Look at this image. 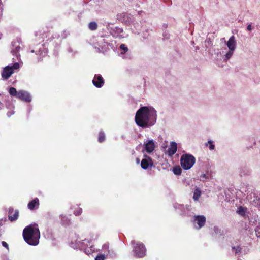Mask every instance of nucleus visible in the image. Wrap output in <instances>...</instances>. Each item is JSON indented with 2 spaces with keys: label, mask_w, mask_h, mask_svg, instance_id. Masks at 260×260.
Wrapping results in <instances>:
<instances>
[{
  "label": "nucleus",
  "mask_w": 260,
  "mask_h": 260,
  "mask_svg": "<svg viewBox=\"0 0 260 260\" xmlns=\"http://www.w3.org/2000/svg\"><path fill=\"white\" fill-rule=\"evenodd\" d=\"M237 213L242 216H246L248 213V209L246 207L244 206H239L237 208Z\"/></svg>",
  "instance_id": "14"
},
{
  "label": "nucleus",
  "mask_w": 260,
  "mask_h": 260,
  "mask_svg": "<svg viewBox=\"0 0 260 260\" xmlns=\"http://www.w3.org/2000/svg\"><path fill=\"white\" fill-rule=\"evenodd\" d=\"M194 224H198L197 229H199L204 226L206 221V218L204 216L198 215L194 217Z\"/></svg>",
  "instance_id": "9"
},
{
  "label": "nucleus",
  "mask_w": 260,
  "mask_h": 260,
  "mask_svg": "<svg viewBox=\"0 0 260 260\" xmlns=\"http://www.w3.org/2000/svg\"><path fill=\"white\" fill-rule=\"evenodd\" d=\"M120 48L123 50V52H121L122 54H124L128 50L127 47L124 44H121L120 46Z\"/></svg>",
  "instance_id": "24"
},
{
  "label": "nucleus",
  "mask_w": 260,
  "mask_h": 260,
  "mask_svg": "<svg viewBox=\"0 0 260 260\" xmlns=\"http://www.w3.org/2000/svg\"><path fill=\"white\" fill-rule=\"evenodd\" d=\"M205 145L207 147H209V148L210 150H213L215 148V145L213 143V141L211 140H209L206 144Z\"/></svg>",
  "instance_id": "21"
},
{
  "label": "nucleus",
  "mask_w": 260,
  "mask_h": 260,
  "mask_svg": "<svg viewBox=\"0 0 260 260\" xmlns=\"http://www.w3.org/2000/svg\"><path fill=\"white\" fill-rule=\"evenodd\" d=\"M20 47L19 45L16 46L14 49L12 50L13 53H15L17 55V53L19 51Z\"/></svg>",
  "instance_id": "26"
},
{
  "label": "nucleus",
  "mask_w": 260,
  "mask_h": 260,
  "mask_svg": "<svg viewBox=\"0 0 260 260\" xmlns=\"http://www.w3.org/2000/svg\"><path fill=\"white\" fill-rule=\"evenodd\" d=\"M19 68V64L18 63H14L12 66H8L6 67L2 73V77L5 79H8L13 74V71L18 69Z\"/></svg>",
  "instance_id": "5"
},
{
  "label": "nucleus",
  "mask_w": 260,
  "mask_h": 260,
  "mask_svg": "<svg viewBox=\"0 0 260 260\" xmlns=\"http://www.w3.org/2000/svg\"><path fill=\"white\" fill-rule=\"evenodd\" d=\"M92 82L93 84L97 87H101L104 84V80L100 75H95Z\"/></svg>",
  "instance_id": "13"
},
{
  "label": "nucleus",
  "mask_w": 260,
  "mask_h": 260,
  "mask_svg": "<svg viewBox=\"0 0 260 260\" xmlns=\"http://www.w3.org/2000/svg\"><path fill=\"white\" fill-rule=\"evenodd\" d=\"M134 251L137 256L142 257L145 255L146 250L143 244L136 243L134 247Z\"/></svg>",
  "instance_id": "7"
},
{
  "label": "nucleus",
  "mask_w": 260,
  "mask_h": 260,
  "mask_svg": "<svg viewBox=\"0 0 260 260\" xmlns=\"http://www.w3.org/2000/svg\"><path fill=\"white\" fill-rule=\"evenodd\" d=\"M228 49L224 48L221 49L220 53L223 55L222 58L224 61H228L233 55L237 48V42L235 37L232 36L229 40L225 42Z\"/></svg>",
  "instance_id": "3"
},
{
  "label": "nucleus",
  "mask_w": 260,
  "mask_h": 260,
  "mask_svg": "<svg viewBox=\"0 0 260 260\" xmlns=\"http://www.w3.org/2000/svg\"><path fill=\"white\" fill-rule=\"evenodd\" d=\"M9 93L11 96L18 98V91H17L16 88L14 87L10 88Z\"/></svg>",
  "instance_id": "18"
},
{
  "label": "nucleus",
  "mask_w": 260,
  "mask_h": 260,
  "mask_svg": "<svg viewBox=\"0 0 260 260\" xmlns=\"http://www.w3.org/2000/svg\"><path fill=\"white\" fill-rule=\"evenodd\" d=\"M106 258V256L104 255H98L95 258V260H104Z\"/></svg>",
  "instance_id": "25"
},
{
  "label": "nucleus",
  "mask_w": 260,
  "mask_h": 260,
  "mask_svg": "<svg viewBox=\"0 0 260 260\" xmlns=\"http://www.w3.org/2000/svg\"><path fill=\"white\" fill-rule=\"evenodd\" d=\"M25 241L29 245H37L39 242L40 233L37 224H31L26 226L23 232Z\"/></svg>",
  "instance_id": "2"
},
{
  "label": "nucleus",
  "mask_w": 260,
  "mask_h": 260,
  "mask_svg": "<svg viewBox=\"0 0 260 260\" xmlns=\"http://www.w3.org/2000/svg\"><path fill=\"white\" fill-rule=\"evenodd\" d=\"M39 205V199L36 198L28 204V208L30 210H33L35 207H38Z\"/></svg>",
  "instance_id": "15"
},
{
  "label": "nucleus",
  "mask_w": 260,
  "mask_h": 260,
  "mask_svg": "<svg viewBox=\"0 0 260 260\" xmlns=\"http://www.w3.org/2000/svg\"><path fill=\"white\" fill-rule=\"evenodd\" d=\"M233 249L236 253H238L241 251V248L239 246L233 247Z\"/></svg>",
  "instance_id": "27"
},
{
  "label": "nucleus",
  "mask_w": 260,
  "mask_h": 260,
  "mask_svg": "<svg viewBox=\"0 0 260 260\" xmlns=\"http://www.w3.org/2000/svg\"><path fill=\"white\" fill-rule=\"evenodd\" d=\"M156 147V143L153 139H146L144 141L143 151L152 153Z\"/></svg>",
  "instance_id": "6"
},
{
  "label": "nucleus",
  "mask_w": 260,
  "mask_h": 260,
  "mask_svg": "<svg viewBox=\"0 0 260 260\" xmlns=\"http://www.w3.org/2000/svg\"><path fill=\"white\" fill-rule=\"evenodd\" d=\"M2 244L4 247L8 249V244L6 242L3 241Z\"/></svg>",
  "instance_id": "28"
},
{
  "label": "nucleus",
  "mask_w": 260,
  "mask_h": 260,
  "mask_svg": "<svg viewBox=\"0 0 260 260\" xmlns=\"http://www.w3.org/2000/svg\"><path fill=\"white\" fill-rule=\"evenodd\" d=\"M19 213L17 211H15L13 215H9V219L11 221L16 220L18 217Z\"/></svg>",
  "instance_id": "20"
},
{
  "label": "nucleus",
  "mask_w": 260,
  "mask_h": 260,
  "mask_svg": "<svg viewBox=\"0 0 260 260\" xmlns=\"http://www.w3.org/2000/svg\"><path fill=\"white\" fill-rule=\"evenodd\" d=\"M247 29L249 31H251V29H252V26L251 25H248L247 27Z\"/></svg>",
  "instance_id": "29"
},
{
  "label": "nucleus",
  "mask_w": 260,
  "mask_h": 260,
  "mask_svg": "<svg viewBox=\"0 0 260 260\" xmlns=\"http://www.w3.org/2000/svg\"><path fill=\"white\" fill-rule=\"evenodd\" d=\"M85 252L87 253L88 252V251L87 252V251H86V250H85Z\"/></svg>",
  "instance_id": "31"
},
{
  "label": "nucleus",
  "mask_w": 260,
  "mask_h": 260,
  "mask_svg": "<svg viewBox=\"0 0 260 260\" xmlns=\"http://www.w3.org/2000/svg\"><path fill=\"white\" fill-rule=\"evenodd\" d=\"M105 139V135L103 132H100L99 134L98 141L99 142H102Z\"/></svg>",
  "instance_id": "23"
},
{
  "label": "nucleus",
  "mask_w": 260,
  "mask_h": 260,
  "mask_svg": "<svg viewBox=\"0 0 260 260\" xmlns=\"http://www.w3.org/2000/svg\"><path fill=\"white\" fill-rule=\"evenodd\" d=\"M140 161V159L137 158L136 159V162H137V164H139Z\"/></svg>",
  "instance_id": "30"
},
{
  "label": "nucleus",
  "mask_w": 260,
  "mask_h": 260,
  "mask_svg": "<svg viewBox=\"0 0 260 260\" xmlns=\"http://www.w3.org/2000/svg\"><path fill=\"white\" fill-rule=\"evenodd\" d=\"M89 242L87 240L77 239L75 242H72L71 246L74 248L81 249L84 248L85 246H87Z\"/></svg>",
  "instance_id": "8"
},
{
  "label": "nucleus",
  "mask_w": 260,
  "mask_h": 260,
  "mask_svg": "<svg viewBox=\"0 0 260 260\" xmlns=\"http://www.w3.org/2000/svg\"><path fill=\"white\" fill-rule=\"evenodd\" d=\"M153 163L152 159L146 155H145V158L143 159L141 162V167L144 169H147L149 167H152Z\"/></svg>",
  "instance_id": "10"
},
{
  "label": "nucleus",
  "mask_w": 260,
  "mask_h": 260,
  "mask_svg": "<svg viewBox=\"0 0 260 260\" xmlns=\"http://www.w3.org/2000/svg\"><path fill=\"white\" fill-rule=\"evenodd\" d=\"M201 190L198 188H197L194 190L193 196V199H194V200L197 201L199 200L201 196Z\"/></svg>",
  "instance_id": "17"
},
{
  "label": "nucleus",
  "mask_w": 260,
  "mask_h": 260,
  "mask_svg": "<svg viewBox=\"0 0 260 260\" xmlns=\"http://www.w3.org/2000/svg\"><path fill=\"white\" fill-rule=\"evenodd\" d=\"M177 144L175 142H171L170 143L169 148L167 151V154L170 156H173L177 151Z\"/></svg>",
  "instance_id": "11"
},
{
  "label": "nucleus",
  "mask_w": 260,
  "mask_h": 260,
  "mask_svg": "<svg viewBox=\"0 0 260 260\" xmlns=\"http://www.w3.org/2000/svg\"><path fill=\"white\" fill-rule=\"evenodd\" d=\"M89 28L90 29L93 30L97 28V24L95 22H91L89 24Z\"/></svg>",
  "instance_id": "22"
},
{
  "label": "nucleus",
  "mask_w": 260,
  "mask_h": 260,
  "mask_svg": "<svg viewBox=\"0 0 260 260\" xmlns=\"http://www.w3.org/2000/svg\"><path fill=\"white\" fill-rule=\"evenodd\" d=\"M157 119L156 111L150 106L141 107L136 112L135 121L142 127H148L153 125Z\"/></svg>",
  "instance_id": "1"
},
{
  "label": "nucleus",
  "mask_w": 260,
  "mask_h": 260,
  "mask_svg": "<svg viewBox=\"0 0 260 260\" xmlns=\"http://www.w3.org/2000/svg\"><path fill=\"white\" fill-rule=\"evenodd\" d=\"M196 162L195 157L190 154H183L180 159L181 166L184 170H189L192 167Z\"/></svg>",
  "instance_id": "4"
},
{
  "label": "nucleus",
  "mask_w": 260,
  "mask_h": 260,
  "mask_svg": "<svg viewBox=\"0 0 260 260\" xmlns=\"http://www.w3.org/2000/svg\"><path fill=\"white\" fill-rule=\"evenodd\" d=\"M172 171L173 173L177 175H180L182 172L181 168L178 166L174 167L173 168Z\"/></svg>",
  "instance_id": "19"
},
{
  "label": "nucleus",
  "mask_w": 260,
  "mask_h": 260,
  "mask_svg": "<svg viewBox=\"0 0 260 260\" xmlns=\"http://www.w3.org/2000/svg\"><path fill=\"white\" fill-rule=\"evenodd\" d=\"M17 98L26 102H29L31 101V96L30 94L24 90H20L18 91Z\"/></svg>",
  "instance_id": "12"
},
{
  "label": "nucleus",
  "mask_w": 260,
  "mask_h": 260,
  "mask_svg": "<svg viewBox=\"0 0 260 260\" xmlns=\"http://www.w3.org/2000/svg\"><path fill=\"white\" fill-rule=\"evenodd\" d=\"M103 249L108 250V253L106 255L107 257H113L115 256V252L111 250H109V245L107 244H104L102 247Z\"/></svg>",
  "instance_id": "16"
}]
</instances>
